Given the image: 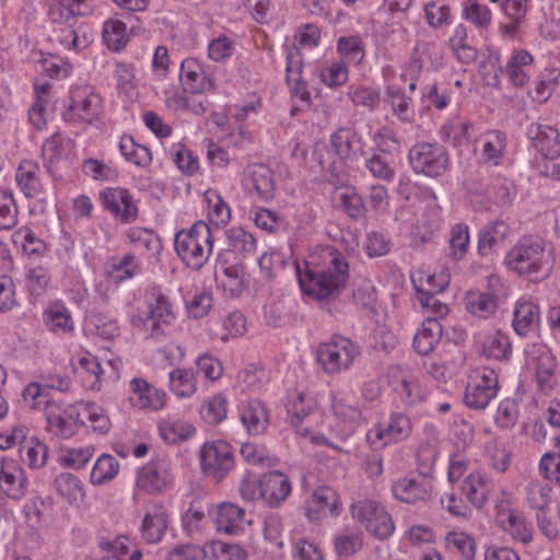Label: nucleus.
Returning a JSON list of instances; mask_svg holds the SVG:
<instances>
[{
  "mask_svg": "<svg viewBox=\"0 0 560 560\" xmlns=\"http://www.w3.org/2000/svg\"><path fill=\"white\" fill-rule=\"evenodd\" d=\"M556 261L555 246L539 235L522 236L506 253L504 264L532 281L548 278Z\"/></svg>",
  "mask_w": 560,
  "mask_h": 560,
  "instance_id": "nucleus-1",
  "label": "nucleus"
},
{
  "mask_svg": "<svg viewBox=\"0 0 560 560\" xmlns=\"http://www.w3.org/2000/svg\"><path fill=\"white\" fill-rule=\"evenodd\" d=\"M298 279L306 295L316 300L336 299L346 288L349 266L340 253L330 252L326 267H310L308 264L305 270L298 267Z\"/></svg>",
  "mask_w": 560,
  "mask_h": 560,
  "instance_id": "nucleus-2",
  "label": "nucleus"
},
{
  "mask_svg": "<svg viewBox=\"0 0 560 560\" xmlns=\"http://www.w3.org/2000/svg\"><path fill=\"white\" fill-rule=\"evenodd\" d=\"M329 147H317L314 156L323 171L330 174L329 183L342 184L346 176V163L358 159L362 152L361 138L348 127L337 129L329 140Z\"/></svg>",
  "mask_w": 560,
  "mask_h": 560,
  "instance_id": "nucleus-3",
  "label": "nucleus"
},
{
  "mask_svg": "<svg viewBox=\"0 0 560 560\" xmlns=\"http://www.w3.org/2000/svg\"><path fill=\"white\" fill-rule=\"evenodd\" d=\"M174 247L187 267L199 270L208 261L213 249V233L208 223L197 221L188 230L175 234Z\"/></svg>",
  "mask_w": 560,
  "mask_h": 560,
  "instance_id": "nucleus-4",
  "label": "nucleus"
},
{
  "mask_svg": "<svg viewBox=\"0 0 560 560\" xmlns=\"http://www.w3.org/2000/svg\"><path fill=\"white\" fill-rule=\"evenodd\" d=\"M359 353V347L350 339L334 336L328 342L318 346L316 359L325 373L336 374L347 370Z\"/></svg>",
  "mask_w": 560,
  "mask_h": 560,
  "instance_id": "nucleus-5",
  "label": "nucleus"
},
{
  "mask_svg": "<svg viewBox=\"0 0 560 560\" xmlns=\"http://www.w3.org/2000/svg\"><path fill=\"white\" fill-rule=\"evenodd\" d=\"M235 457L230 443L218 440L206 442L200 451L202 472L215 482H221L233 469Z\"/></svg>",
  "mask_w": 560,
  "mask_h": 560,
  "instance_id": "nucleus-6",
  "label": "nucleus"
},
{
  "mask_svg": "<svg viewBox=\"0 0 560 560\" xmlns=\"http://www.w3.org/2000/svg\"><path fill=\"white\" fill-rule=\"evenodd\" d=\"M411 167L429 177H439L448 168V153L439 143L421 142L409 151Z\"/></svg>",
  "mask_w": 560,
  "mask_h": 560,
  "instance_id": "nucleus-7",
  "label": "nucleus"
},
{
  "mask_svg": "<svg viewBox=\"0 0 560 560\" xmlns=\"http://www.w3.org/2000/svg\"><path fill=\"white\" fill-rule=\"evenodd\" d=\"M499 389L498 375L491 369L474 371L466 385L464 401L468 408L485 409L497 397Z\"/></svg>",
  "mask_w": 560,
  "mask_h": 560,
  "instance_id": "nucleus-8",
  "label": "nucleus"
},
{
  "mask_svg": "<svg viewBox=\"0 0 560 560\" xmlns=\"http://www.w3.org/2000/svg\"><path fill=\"white\" fill-rule=\"evenodd\" d=\"M103 112L102 98L88 89H77L72 92L70 103L62 113L65 121L91 125Z\"/></svg>",
  "mask_w": 560,
  "mask_h": 560,
  "instance_id": "nucleus-9",
  "label": "nucleus"
},
{
  "mask_svg": "<svg viewBox=\"0 0 560 560\" xmlns=\"http://www.w3.org/2000/svg\"><path fill=\"white\" fill-rule=\"evenodd\" d=\"M387 384L406 406H412L425 397L412 371L406 366L392 365L387 371Z\"/></svg>",
  "mask_w": 560,
  "mask_h": 560,
  "instance_id": "nucleus-10",
  "label": "nucleus"
},
{
  "mask_svg": "<svg viewBox=\"0 0 560 560\" xmlns=\"http://www.w3.org/2000/svg\"><path fill=\"white\" fill-rule=\"evenodd\" d=\"M527 354L535 368L538 387L542 392L551 390L557 384V363L551 350L544 343H533Z\"/></svg>",
  "mask_w": 560,
  "mask_h": 560,
  "instance_id": "nucleus-11",
  "label": "nucleus"
},
{
  "mask_svg": "<svg viewBox=\"0 0 560 560\" xmlns=\"http://www.w3.org/2000/svg\"><path fill=\"white\" fill-rule=\"evenodd\" d=\"M28 480L18 460L2 456L0 458V491L9 499L20 501L27 493Z\"/></svg>",
  "mask_w": 560,
  "mask_h": 560,
  "instance_id": "nucleus-12",
  "label": "nucleus"
},
{
  "mask_svg": "<svg viewBox=\"0 0 560 560\" xmlns=\"http://www.w3.org/2000/svg\"><path fill=\"white\" fill-rule=\"evenodd\" d=\"M259 497L271 509L279 508L291 494L290 478L280 470L264 474L258 479Z\"/></svg>",
  "mask_w": 560,
  "mask_h": 560,
  "instance_id": "nucleus-13",
  "label": "nucleus"
},
{
  "mask_svg": "<svg viewBox=\"0 0 560 560\" xmlns=\"http://www.w3.org/2000/svg\"><path fill=\"white\" fill-rule=\"evenodd\" d=\"M172 482L170 465L163 459L152 460L138 471L137 486L150 494L164 492Z\"/></svg>",
  "mask_w": 560,
  "mask_h": 560,
  "instance_id": "nucleus-14",
  "label": "nucleus"
},
{
  "mask_svg": "<svg viewBox=\"0 0 560 560\" xmlns=\"http://www.w3.org/2000/svg\"><path fill=\"white\" fill-rule=\"evenodd\" d=\"M103 206L122 223H131L138 217V208L129 190L108 188L101 194Z\"/></svg>",
  "mask_w": 560,
  "mask_h": 560,
  "instance_id": "nucleus-15",
  "label": "nucleus"
},
{
  "mask_svg": "<svg viewBox=\"0 0 560 560\" xmlns=\"http://www.w3.org/2000/svg\"><path fill=\"white\" fill-rule=\"evenodd\" d=\"M353 516L374 537L383 540L385 538V509L380 502L363 500L351 505Z\"/></svg>",
  "mask_w": 560,
  "mask_h": 560,
  "instance_id": "nucleus-16",
  "label": "nucleus"
},
{
  "mask_svg": "<svg viewBox=\"0 0 560 560\" xmlns=\"http://www.w3.org/2000/svg\"><path fill=\"white\" fill-rule=\"evenodd\" d=\"M215 281L231 295H240L243 290V272L238 262L230 259L229 252H220L215 266Z\"/></svg>",
  "mask_w": 560,
  "mask_h": 560,
  "instance_id": "nucleus-17",
  "label": "nucleus"
},
{
  "mask_svg": "<svg viewBox=\"0 0 560 560\" xmlns=\"http://www.w3.org/2000/svg\"><path fill=\"white\" fill-rule=\"evenodd\" d=\"M244 187L264 201L275 197L276 186L272 171L265 164L249 165L243 179Z\"/></svg>",
  "mask_w": 560,
  "mask_h": 560,
  "instance_id": "nucleus-18",
  "label": "nucleus"
},
{
  "mask_svg": "<svg viewBox=\"0 0 560 560\" xmlns=\"http://www.w3.org/2000/svg\"><path fill=\"white\" fill-rule=\"evenodd\" d=\"M340 505L336 491L328 486L317 487L306 503V516L310 521H318L328 514H339Z\"/></svg>",
  "mask_w": 560,
  "mask_h": 560,
  "instance_id": "nucleus-19",
  "label": "nucleus"
},
{
  "mask_svg": "<svg viewBox=\"0 0 560 560\" xmlns=\"http://www.w3.org/2000/svg\"><path fill=\"white\" fill-rule=\"evenodd\" d=\"M534 148L547 159L560 156V133L548 125L533 124L528 129Z\"/></svg>",
  "mask_w": 560,
  "mask_h": 560,
  "instance_id": "nucleus-20",
  "label": "nucleus"
},
{
  "mask_svg": "<svg viewBox=\"0 0 560 560\" xmlns=\"http://www.w3.org/2000/svg\"><path fill=\"white\" fill-rule=\"evenodd\" d=\"M511 233L510 224L502 220L495 219L486 224L478 234L477 250L480 256H488L504 243Z\"/></svg>",
  "mask_w": 560,
  "mask_h": 560,
  "instance_id": "nucleus-21",
  "label": "nucleus"
},
{
  "mask_svg": "<svg viewBox=\"0 0 560 560\" xmlns=\"http://www.w3.org/2000/svg\"><path fill=\"white\" fill-rule=\"evenodd\" d=\"M180 83L185 92L197 94L209 91L213 82L207 77L201 65L195 58H186L180 65Z\"/></svg>",
  "mask_w": 560,
  "mask_h": 560,
  "instance_id": "nucleus-22",
  "label": "nucleus"
},
{
  "mask_svg": "<svg viewBox=\"0 0 560 560\" xmlns=\"http://www.w3.org/2000/svg\"><path fill=\"white\" fill-rule=\"evenodd\" d=\"M131 395L129 400L131 405L138 408L161 409L165 404V393L155 389L142 378L130 381Z\"/></svg>",
  "mask_w": 560,
  "mask_h": 560,
  "instance_id": "nucleus-23",
  "label": "nucleus"
},
{
  "mask_svg": "<svg viewBox=\"0 0 560 560\" xmlns=\"http://www.w3.org/2000/svg\"><path fill=\"white\" fill-rule=\"evenodd\" d=\"M385 429L382 423L375 424L366 433V442L372 450V454L366 455L363 463V469L370 478L378 477L383 472V455L382 450L385 446L383 441Z\"/></svg>",
  "mask_w": 560,
  "mask_h": 560,
  "instance_id": "nucleus-24",
  "label": "nucleus"
},
{
  "mask_svg": "<svg viewBox=\"0 0 560 560\" xmlns=\"http://www.w3.org/2000/svg\"><path fill=\"white\" fill-rule=\"evenodd\" d=\"M497 510V523L504 532L523 544L532 540V529L521 514L503 505H498Z\"/></svg>",
  "mask_w": 560,
  "mask_h": 560,
  "instance_id": "nucleus-25",
  "label": "nucleus"
},
{
  "mask_svg": "<svg viewBox=\"0 0 560 560\" xmlns=\"http://www.w3.org/2000/svg\"><path fill=\"white\" fill-rule=\"evenodd\" d=\"M175 318L172 304L168 299L162 294H153L152 301L149 303V313L143 325L151 328V337L158 338L161 334L160 324H171Z\"/></svg>",
  "mask_w": 560,
  "mask_h": 560,
  "instance_id": "nucleus-26",
  "label": "nucleus"
},
{
  "mask_svg": "<svg viewBox=\"0 0 560 560\" xmlns=\"http://www.w3.org/2000/svg\"><path fill=\"white\" fill-rule=\"evenodd\" d=\"M48 16L54 23L70 25L77 16L89 13L90 8L83 0H47Z\"/></svg>",
  "mask_w": 560,
  "mask_h": 560,
  "instance_id": "nucleus-27",
  "label": "nucleus"
},
{
  "mask_svg": "<svg viewBox=\"0 0 560 560\" xmlns=\"http://www.w3.org/2000/svg\"><path fill=\"white\" fill-rule=\"evenodd\" d=\"M429 483L424 479L407 476L395 481L392 486L394 498L405 503H416L428 497Z\"/></svg>",
  "mask_w": 560,
  "mask_h": 560,
  "instance_id": "nucleus-28",
  "label": "nucleus"
},
{
  "mask_svg": "<svg viewBox=\"0 0 560 560\" xmlns=\"http://www.w3.org/2000/svg\"><path fill=\"white\" fill-rule=\"evenodd\" d=\"M245 511L231 502H223L217 508L215 525L219 532L235 535L244 529Z\"/></svg>",
  "mask_w": 560,
  "mask_h": 560,
  "instance_id": "nucleus-29",
  "label": "nucleus"
},
{
  "mask_svg": "<svg viewBox=\"0 0 560 560\" xmlns=\"http://www.w3.org/2000/svg\"><path fill=\"white\" fill-rule=\"evenodd\" d=\"M168 525V515L166 510L156 505L149 510L142 521V537L149 544H155L162 540Z\"/></svg>",
  "mask_w": 560,
  "mask_h": 560,
  "instance_id": "nucleus-30",
  "label": "nucleus"
},
{
  "mask_svg": "<svg viewBox=\"0 0 560 560\" xmlns=\"http://www.w3.org/2000/svg\"><path fill=\"white\" fill-rule=\"evenodd\" d=\"M228 248L223 252L230 253V259L236 260L237 257L246 258L255 253L256 240L242 226H233L225 232Z\"/></svg>",
  "mask_w": 560,
  "mask_h": 560,
  "instance_id": "nucleus-31",
  "label": "nucleus"
},
{
  "mask_svg": "<svg viewBox=\"0 0 560 560\" xmlns=\"http://www.w3.org/2000/svg\"><path fill=\"white\" fill-rule=\"evenodd\" d=\"M241 421L249 434H261L269 423L268 411L260 400H248L241 410Z\"/></svg>",
  "mask_w": 560,
  "mask_h": 560,
  "instance_id": "nucleus-32",
  "label": "nucleus"
},
{
  "mask_svg": "<svg viewBox=\"0 0 560 560\" xmlns=\"http://www.w3.org/2000/svg\"><path fill=\"white\" fill-rule=\"evenodd\" d=\"M540 322L538 305L533 302H518L514 310L513 328L520 336L535 331Z\"/></svg>",
  "mask_w": 560,
  "mask_h": 560,
  "instance_id": "nucleus-33",
  "label": "nucleus"
},
{
  "mask_svg": "<svg viewBox=\"0 0 560 560\" xmlns=\"http://www.w3.org/2000/svg\"><path fill=\"white\" fill-rule=\"evenodd\" d=\"M462 489L466 499L475 508L481 509L489 498L492 486L489 478L475 471L467 476Z\"/></svg>",
  "mask_w": 560,
  "mask_h": 560,
  "instance_id": "nucleus-34",
  "label": "nucleus"
},
{
  "mask_svg": "<svg viewBox=\"0 0 560 560\" xmlns=\"http://www.w3.org/2000/svg\"><path fill=\"white\" fill-rule=\"evenodd\" d=\"M442 337V325L436 318L427 317L413 338V348L421 354H429Z\"/></svg>",
  "mask_w": 560,
  "mask_h": 560,
  "instance_id": "nucleus-35",
  "label": "nucleus"
},
{
  "mask_svg": "<svg viewBox=\"0 0 560 560\" xmlns=\"http://www.w3.org/2000/svg\"><path fill=\"white\" fill-rule=\"evenodd\" d=\"M39 166L30 160L23 161L16 170L15 180L26 198H35L42 192L38 178Z\"/></svg>",
  "mask_w": 560,
  "mask_h": 560,
  "instance_id": "nucleus-36",
  "label": "nucleus"
},
{
  "mask_svg": "<svg viewBox=\"0 0 560 560\" xmlns=\"http://www.w3.org/2000/svg\"><path fill=\"white\" fill-rule=\"evenodd\" d=\"M411 281L418 294H439L448 285L450 277L443 271L430 273L418 270L411 275Z\"/></svg>",
  "mask_w": 560,
  "mask_h": 560,
  "instance_id": "nucleus-37",
  "label": "nucleus"
},
{
  "mask_svg": "<svg viewBox=\"0 0 560 560\" xmlns=\"http://www.w3.org/2000/svg\"><path fill=\"white\" fill-rule=\"evenodd\" d=\"M85 329L88 332L107 340L114 339L120 334L117 319L102 312L92 313L85 319Z\"/></svg>",
  "mask_w": 560,
  "mask_h": 560,
  "instance_id": "nucleus-38",
  "label": "nucleus"
},
{
  "mask_svg": "<svg viewBox=\"0 0 560 560\" xmlns=\"http://www.w3.org/2000/svg\"><path fill=\"white\" fill-rule=\"evenodd\" d=\"M44 323L54 334H68L74 329L70 311L61 303H56L43 314Z\"/></svg>",
  "mask_w": 560,
  "mask_h": 560,
  "instance_id": "nucleus-39",
  "label": "nucleus"
},
{
  "mask_svg": "<svg viewBox=\"0 0 560 560\" xmlns=\"http://www.w3.org/2000/svg\"><path fill=\"white\" fill-rule=\"evenodd\" d=\"M533 56L524 49L512 54L508 65L506 72L514 85H524L529 78V69L533 65Z\"/></svg>",
  "mask_w": 560,
  "mask_h": 560,
  "instance_id": "nucleus-40",
  "label": "nucleus"
},
{
  "mask_svg": "<svg viewBox=\"0 0 560 560\" xmlns=\"http://www.w3.org/2000/svg\"><path fill=\"white\" fill-rule=\"evenodd\" d=\"M54 485L56 491L71 505L82 502L85 497L82 481L70 472L59 474Z\"/></svg>",
  "mask_w": 560,
  "mask_h": 560,
  "instance_id": "nucleus-41",
  "label": "nucleus"
},
{
  "mask_svg": "<svg viewBox=\"0 0 560 560\" xmlns=\"http://www.w3.org/2000/svg\"><path fill=\"white\" fill-rule=\"evenodd\" d=\"M159 431L166 443L176 444L188 440L195 433V428L179 419L167 418L160 421Z\"/></svg>",
  "mask_w": 560,
  "mask_h": 560,
  "instance_id": "nucleus-42",
  "label": "nucleus"
},
{
  "mask_svg": "<svg viewBox=\"0 0 560 560\" xmlns=\"http://www.w3.org/2000/svg\"><path fill=\"white\" fill-rule=\"evenodd\" d=\"M48 447L38 438H30L20 447V457L31 469H39L47 462Z\"/></svg>",
  "mask_w": 560,
  "mask_h": 560,
  "instance_id": "nucleus-43",
  "label": "nucleus"
},
{
  "mask_svg": "<svg viewBox=\"0 0 560 560\" xmlns=\"http://www.w3.org/2000/svg\"><path fill=\"white\" fill-rule=\"evenodd\" d=\"M106 272L115 284L133 278L140 272L137 256L131 253L124 255L118 261L108 265Z\"/></svg>",
  "mask_w": 560,
  "mask_h": 560,
  "instance_id": "nucleus-44",
  "label": "nucleus"
},
{
  "mask_svg": "<svg viewBox=\"0 0 560 560\" xmlns=\"http://www.w3.org/2000/svg\"><path fill=\"white\" fill-rule=\"evenodd\" d=\"M170 388L178 397H190L197 390L196 372L192 369H176L170 372Z\"/></svg>",
  "mask_w": 560,
  "mask_h": 560,
  "instance_id": "nucleus-45",
  "label": "nucleus"
},
{
  "mask_svg": "<svg viewBox=\"0 0 560 560\" xmlns=\"http://www.w3.org/2000/svg\"><path fill=\"white\" fill-rule=\"evenodd\" d=\"M119 471V462L109 454H102L94 463L90 476L91 483L101 486L112 481Z\"/></svg>",
  "mask_w": 560,
  "mask_h": 560,
  "instance_id": "nucleus-46",
  "label": "nucleus"
},
{
  "mask_svg": "<svg viewBox=\"0 0 560 560\" xmlns=\"http://www.w3.org/2000/svg\"><path fill=\"white\" fill-rule=\"evenodd\" d=\"M450 257L453 260H462L470 244L469 228L467 224L457 223L451 228L450 231Z\"/></svg>",
  "mask_w": 560,
  "mask_h": 560,
  "instance_id": "nucleus-47",
  "label": "nucleus"
},
{
  "mask_svg": "<svg viewBox=\"0 0 560 560\" xmlns=\"http://www.w3.org/2000/svg\"><path fill=\"white\" fill-rule=\"evenodd\" d=\"M119 149L126 160L137 166L145 167L152 161L150 150L145 145L136 143L130 136L121 137Z\"/></svg>",
  "mask_w": 560,
  "mask_h": 560,
  "instance_id": "nucleus-48",
  "label": "nucleus"
},
{
  "mask_svg": "<svg viewBox=\"0 0 560 560\" xmlns=\"http://www.w3.org/2000/svg\"><path fill=\"white\" fill-rule=\"evenodd\" d=\"M505 149V136L497 130L488 131L482 139V159L485 162L498 165Z\"/></svg>",
  "mask_w": 560,
  "mask_h": 560,
  "instance_id": "nucleus-49",
  "label": "nucleus"
},
{
  "mask_svg": "<svg viewBox=\"0 0 560 560\" xmlns=\"http://www.w3.org/2000/svg\"><path fill=\"white\" fill-rule=\"evenodd\" d=\"M103 39L110 50H120L129 40L126 24L120 20L106 21L103 27Z\"/></svg>",
  "mask_w": 560,
  "mask_h": 560,
  "instance_id": "nucleus-50",
  "label": "nucleus"
},
{
  "mask_svg": "<svg viewBox=\"0 0 560 560\" xmlns=\"http://www.w3.org/2000/svg\"><path fill=\"white\" fill-rule=\"evenodd\" d=\"M446 547L457 552L465 560H474L476 555L475 539L464 532H448L445 536Z\"/></svg>",
  "mask_w": 560,
  "mask_h": 560,
  "instance_id": "nucleus-51",
  "label": "nucleus"
},
{
  "mask_svg": "<svg viewBox=\"0 0 560 560\" xmlns=\"http://www.w3.org/2000/svg\"><path fill=\"white\" fill-rule=\"evenodd\" d=\"M471 124L468 120L454 118L447 121L441 129L443 140H452L454 145L467 143L470 138Z\"/></svg>",
  "mask_w": 560,
  "mask_h": 560,
  "instance_id": "nucleus-52",
  "label": "nucleus"
},
{
  "mask_svg": "<svg viewBox=\"0 0 560 560\" xmlns=\"http://www.w3.org/2000/svg\"><path fill=\"white\" fill-rule=\"evenodd\" d=\"M418 58L411 61L416 70H438L443 63V55L435 46L423 44L417 48Z\"/></svg>",
  "mask_w": 560,
  "mask_h": 560,
  "instance_id": "nucleus-53",
  "label": "nucleus"
},
{
  "mask_svg": "<svg viewBox=\"0 0 560 560\" xmlns=\"http://www.w3.org/2000/svg\"><path fill=\"white\" fill-rule=\"evenodd\" d=\"M228 400L225 395L218 394L202 404L200 415L209 424H218L226 417Z\"/></svg>",
  "mask_w": 560,
  "mask_h": 560,
  "instance_id": "nucleus-54",
  "label": "nucleus"
},
{
  "mask_svg": "<svg viewBox=\"0 0 560 560\" xmlns=\"http://www.w3.org/2000/svg\"><path fill=\"white\" fill-rule=\"evenodd\" d=\"M45 415L48 428L56 435L68 439L75 434L77 430L74 429L73 421L69 420L58 407L52 406L51 408H47Z\"/></svg>",
  "mask_w": 560,
  "mask_h": 560,
  "instance_id": "nucleus-55",
  "label": "nucleus"
},
{
  "mask_svg": "<svg viewBox=\"0 0 560 560\" xmlns=\"http://www.w3.org/2000/svg\"><path fill=\"white\" fill-rule=\"evenodd\" d=\"M467 310L472 315L487 318L497 310V300L491 293H471L468 296Z\"/></svg>",
  "mask_w": 560,
  "mask_h": 560,
  "instance_id": "nucleus-56",
  "label": "nucleus"
},
{
  "mask_svg": "<svg viewBox=\"0 0 560 560\" xmlns=\"http://www.w3.org/2000/svg\"><path fill=\"white\" fill-rule=\"evenodd\" d=\"M18 224V207L12 192L0 190V232L9 231Z\"/></svg>",
  "mask_w": 560,
  "mask_h": 560,
  "instance_id": "nucleus-57",
  "label": "nucleus"
},
{
  "mask_svg": "<svg viewBox=\"0 0 560 560\" xmlns=\"http://www.w3.org/2000/svg\"><path fill=\"white\" fill-rule=\"evenodd\" d=\"M482 352L487 358L495 360L506 358L508 353L511 352L509 337L501 331H495L485 340Z\"/></svg>",
  "mask_w": 560,
  "mask_h": 560,
  "instance_id": "nucleus-58",
  "label": "nucleus"
},
{
  "mask_svg": "<svg viewBox=\"0 0 560 560\" xmlns=\"http://www.w3.org/2000/svg\"><path fill=\"white\" fill-rule=\"evenodd\" d=\"M526 499L538 512L546 510L551 502V488L540 481H530L526 487Z\"/></svg>",
  "mask_w": 560,
  "mask_h": 560,
  "instance_id": "nucleus-59",
  "label": "nucleus"
},
{
  "mask_svg": "<svg viewBox=\"0 0 560 560\" xmlns=\"http://www.w3.org/2000/svg\"><path fill=\"white\" fill-rule=\"evenodd\" d=\"M23 400L31 409L51 408L49 392H46L39 382L28 384L23 390Z\"/></svg>",
  "mask_w": 560,
  "mask_h": 560,
  "instance_id": "nucleus-60",
  "label": "nucleus"
},
{
  "mask_svg": "<svg viewBox=\"0 0 560 560\" xmlns=\"http://www.w3.org/2000/svg\"><path fill=\"white\" fill-rule=\"evenodd\" d=\"M410 419L404 413H393L387 423V444L406 440L411 433Z\"/></svg>",
  "mask_w": 560,
  "mask_h": 560,
  "instance_id": "nucleus-61",
  "label": "nucleus"
},
{
  "mask_svg": "<svg viewBox=\"0 0 560 560\" xmlns=\"http://www.w3.org/2000/svg\"><path fill=\"white\" fill-rule=\"evenodd\" d=\"M337 49L348 62L358 65L364 57L363 43L359 36H342L338 39Z\"/></svg>",
  "mask_w": 560,
  "mask_h": 560,
  "instance_id": "nucleus-62",
  "label": "nucleus"
},
{
  "mask_svg": "<svg viewBox=\"0 0 560 560\" xmlns=\"http://www.w3.org/2000/svg\"><path fill=\"white\" fill-rule=\"evenodd\" d=\"M24 511L30 522L40 524L50 515L52 501L50 498L35 497L25 504Z\"/></svg>",
  "mask_w": 560,
  "mask_h": 560,
  "instance_id": "nucleus-63",
  "label": "nucleus"
},
{
  "mask_svg": "<svg viewBox=\"0 0 560 560\" xmlns=\"http://www.w3.org/2000/svg\"><path fill=\"white\" fill-rule=\"evenodd\" d=\"M463 15L467 21L480 28L487 27L491 23L490 10L477 0H468L465 3Z\"/></svg>",
  "mask_w": 560,
  "mask_h": 560,
  "instance_id": "nucleus-64",
  "label": "nucleus"
}]
</instances>
